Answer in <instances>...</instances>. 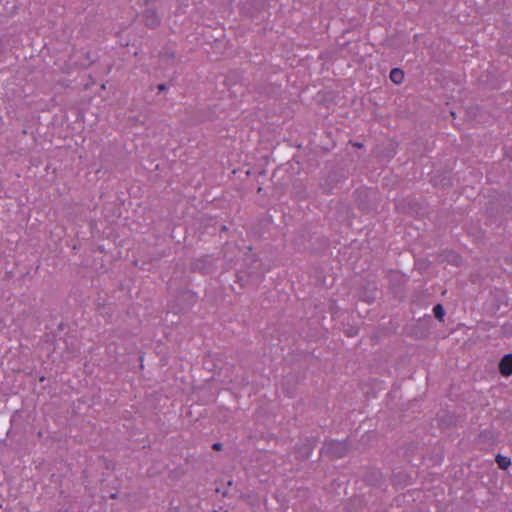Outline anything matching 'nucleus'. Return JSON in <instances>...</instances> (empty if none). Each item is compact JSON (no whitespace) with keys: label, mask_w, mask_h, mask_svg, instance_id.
<instances>
[{"label":"nucleus","mask_w":512,"mask_h":512,"mask_svg":"<svg viewBox=\"0 0 512 512\" xmlns=\"http://www.w3.org/2000/svg\"><path fill=\"white\" fill-rule=\"evenodd\" d=\"M499 369L503 376H510L512 374V354H508L502 358Z\"/></svg>","instance_id":"obj_1"},{"label":"nucleus","mask_w":512,"mask_h":512,"mask_svg":"<svg viewBox=\"0 0 512 512\" xmlns=\"http://www.w3.org/2000/svg\"><path fill=\"white\" fill-rule=\"evenodd\" d=\"M143 21L146 26L151 28L156 27L160 22L159 17L154 10H147L144 14Z\"/></svg>","instance_id":"obj_2"},{"label":"nucleus","mask_w":512,"mask_h":512,"mask_svg":"<svg viewBox=\"0 0 512 512\" xmlns=\"http://www.w3.org/2000/svg\"><path fill=\"white\" fill-rule=\"evenodd\" d=\"M390 79L395 84H400L404 80V72L399 68H394L390 72Z\"/></svg>","instance_id":"obj_3"},{"label":"nucleus","mask_w":512,"mask_h":512,"mask_svg":"<svg viewBox=\"0 0 512 512\" xmlns=\"http://www.w3.org/2000/svg\"><path fill=\"white\" fill-rule=\"evenodd\" d=\"M445 261L453 266H460L462 264V258L454 252L447 253Z\"/></svg>","instance_id":"obj_4"},{"label":"nucleus","mask_w":512,"mask_h":512,"mask_svg":"<svg viewBox=\"0 0 512 512\" xmlns=\"http://www.w3.org/2000/svg\"><path fill=\"white\" fill-rule=\"evenodd\" d=\"M496 461L501 469H507L511 465L510 459L505 456L498 455Z\"/></svg>","instance_id":"obj_5"},{"label":"nucleus","mask_w":512,"mask_h":512,"mask_svg":"<svg viewBox=\"0 0 512 512\" xmlns=\"http://www.w3.org/2000/svg\"><path fill=\"white\" fill-rule=\"evenodd\" d=\"M433 312H434V315L435 317L442 321L443 320V317L445 315V312H444V309L441 305H436L434 308H433Z\"/></svg>","instance_id":"obj_6"},{"label":"nucleus","mask_w":512,"mask_h":512,"mask_svg":"<svg viewBox=\"0 0 512 512\" xmlns=\"http://www.w3.org/2000/svg\"><path fill=\"white\" fill-rule=\"evenodd\" d=\"M341 445H342L341 443H333V444H331V448L338 447V446H341Z\"/></svg>","instance_id":"obj_7"},{"label":"nucleus","mask_w":512,"mask_h":512,"mask_svg":"<svg viewBox=\"0 0 512 512\" xmlns=\"http://www.w3.org/2000/svg\"><path fill=\"white\" fill-rule=\"evenodd\" d=\"M159 89L163 90L164 89V85H159Z\"/></svg>","instance_id":"obj_8"}]
</instances>
